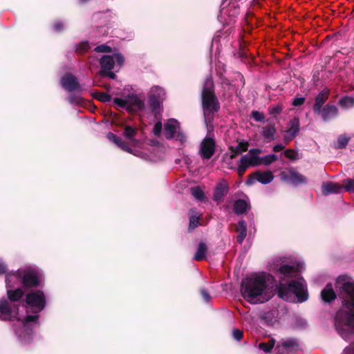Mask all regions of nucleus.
Returning <instances> with one entry per match:
<instances>
[{
	"instance_id": "obj_1",
	"label": "nucleus",
	"mask_w": 354,
	"mask_h": 354,
	"mask_svg": "<svg viewBox=\"0 0 354 354\" xmlns=\"http://www.w3.org/2000/svg\"><path fill=\"white\" fill-rule=\"evenodd\" d=\"M342 299V307L335 317L338 334L348 341L354 334V281L346 275L337 277L335 284Z\"/></svg>"
},
{
	"instance_id": "obj_2",
	"label": "nucleus",
	"mask_w": 354,
	"mask_h": 354,
	"mask_svg": "<svg viewBox=\"0 0 354 354\" xmlns=\"http://www.w3.org/2000/svg\"><path fill=\"white\" fill-rule=\"evenodd\" d=\"M304 268L301 262L291 265H281L277 269L280 278L278 286V295L282 299L289 302H304L308 299L306 283L300 276Z\"/></svg>"
},
{
	"instance_id": "obj_3",
	"label": "nucleus",
	"mask_w": 354,
	"mask_h": 354,
	"mask_svg": "<svg viewBox=\"0 0 354 354\" xmlns=\"http://www.w3.org/2000/svg\"><path fill=\"white\" fill-rule=\"evenodd\" d=\"M277 290L274 277L266 272L252 274L242 280L241 293L248 302L263 304L270 300Z\"/></svg>"
},
{
	"instance_id": "obj_4",
	"label": "nucleus",
	"mask_w": 354,
	"mask_h": 354,
	"mask_svg": "<svg viewBox=\"0 0 354 354\" xmlns=\"http://www.w3.org/2000/svg\"><path fill=\"white\" fill-rule=\"evenodd\" d=\"M0 319L17 320L18 324L15 329V333L22 344H28L32 339V328L38 319V315L24 317L19 315L17 305L3 298L0 300Z\"/></svg>"
},
{
	"instance_id": "obj_5",
	"label": "nucleus",
	"mask_w": 354,
	"mask_h": 354,
	"mask_svg": "<svg viewBox=\"0 0 354 354\" xmlns=\"http://www.w3.org/2000/svg\"><path fill=\"white\" fill-rule=\"evenodd\" d=\"M41 272L33 267L19 269L15 272H10L6 275V283L7 287L8 300L11 303L19 300L24 295V291L17 288L15 285L22 284L25 287H34L39 284L41 279Z\"/></svg>"
},
{
	"instance_id": "obj_6",
	"label": "nucleus",
	"mask_w": 354,
	"mask_h": 354,
	"mask_svg": "<svg viewBox=\"0 0 354 354\" xmlns=\"http://www.w3.org/2000/svg\"><path fill=\"white\" fill-rule=\"evenodd\" d=\"M137 133L138 129L136 128L127 125L124 128L122 134L127 139V142L122 140L121 138L111 132L107 133L106 138L109 140L113 142L123 151L132 153L136 156L141 157L142 158L147 159V156L145 153L137 150H133L131 148V147H140L142 144L140 140L136 138Z\"/></svg>"
},
{
	"instance_id": "obj_7",
	"label": "nucleus",
	"mask_w": 354,
	"mask_h": 354,
	"mask_svg": "<svg viewBox=\"0 0 354 354\" xmlns=\"http://www.w3.org/2000/svg\"><path fill=\"white\" fill-rule=\"evenodd\" d=\"M202 104L203 114L206 122H210L215 112L220 109V105L214 93V84L211 77L205 80L202 91Z\"/></svg>"
},
{
	"instance_id": "obj_8",
	"label": "nucleus",
	"mask_w": 354,
	"mask_h": 354,
	"mask_svg": "<svg viewBox=\"0 0 354 354\" xmlns=\"http://www.w3.org/2000/svg\"><path fill=\"white\" fill-rule=\"evenodd\" d=\"M114 104L119 109H125L129 112H136L142 110L145 107L144 101L136 95H128L124 98L115 97Z\"/></svg>"
},
{
	"instance_id": "obj_9",
	"label": "nucleus",
	"mask_w": 354,
	"mask_h": 354,
	"mask_svg": "<svg viewBox=\"0 0 354 354\" xmlns=\"http://www.w3.org/2000/svg\"><path fill=\"white\" fill-rule=\"evenodd\" d=\"M261 153V151L259 149H252L241 156L236 168L239 176H242L249 167L259 165V154Z\"/></svg>"
},
{
	"instance_id": "obj_10",
	"label": "nucleus",
	"mask_w": 354,
	"mask_h": 354,
	"mask_svg": "<svg viewBox=\"0 0 354 354\" xmlns=\"http://www.w3.org/2000/svg\"><path fill=\"white\" fill-rule=\"evenodd\" d=\"M26 309L33 313L41 311L46 306V297L42 291H32L27 294L26 298Z\"/></svg>"
},
{
	"instance_id": "obj_11",
	"label": "nucleus",
	"mask_w": 354,
	"mask_h": 354,
	"mask_svg": "<svg viewBox=\"0 0 354 354\" xmlns=\"http://www.w3.org/2000/svg\"><path fill=\"white\" fill-rule=\"evenodd\" d=\"M100 63L102 71H111L115 66L121 67L124 63V58L120 53H114L112 55L102 56Z\"/></svg>"
},
{
	"instance_id": "obj_12",
	"label": "nucleus",
	"mask_w": 354,
	"mask_h": 354,
	"mask_svg": "<svg viewBox=\"0 0 354 354\" xmlns=\"http://www.w3.org/2000/svg\"><path fill=\"white\" fill-rule=\"evenodd\" d=\"M299 350V344L295 339H281L276 347L277 354H295Z\"/></svg>"
},
{
	"instance_id": "obj_13",
	"label": "nucleus",
	"mask_w": 354,
	"mask_h": 354,
	"mask_svg": "<svg viewBox=\"0 0 354 354\" xmlns=\"http://www.w3.org/2000/svg\"><path fill=\"white\" fill-rule=\"evenodd\" d=\"M165 98V92L161 87L155 86L151 88L149 99V104L153 110L158 108Z\"/></svg>"
},
{
	"instance_id": "obj_14",
	"label": "nucleus",
	"mask_w": 354,
	"mask_h": 354,
	"mask_svg": "<svg viewBox=\"0 0 354 354\" xmlns=\"http://www.w3.org/2000/svg\"><path fill=\"white\" fill-rule=\"evenodd\" d=\"M273 179L274 175L270 171H256L249 176L246 184L250 185L258 181L263 185H266L271 183Z\"/></svg>"
},
{
	"instance_id": "obj_15",
	"label": "nucleus",
	"mask_w": 354,
	"mask_h": 354,
	"mask_svg": "<svg viewBox=\"0 0 354 354\" xmlns=\"http://www.w3.org/2000/svg\"><path fill=\"white\" fill-rule=\"evenodd\" d=\"M215 142L211 138H205L201 144L199 154L203 159H209L214 154Z\"/></svg>"
},
{
	"instance_id": "obj_16",
	"label": "nucleus",
	"mask_w": 354,
	"mask_h": 354,
	"mask_svg": "<svg viewBox=\"0 0 354 354\" xmlns=\"http://www.w3.org/2000/svg\"><path fill=\"white\" fill-rule=\"evenodd\" d=\"M60 84L68 92L81 91V87L77 79L72 74L68 73L64 75L60 80Z\"/></svg>"
},
{
	"instance_id": "obj_17",
	"label": "nucleus",
	"mask_w": 354,
	"mask_h": 354,
	"mask_svg": "<svg viewBox=\"0 0 354 354\" xmlns=\"http://www.w3.org/2000/svg\"><path fill=\"white\" fill-rule=\"evenodd\" d=\"M299 120L298 118H295L291 120L288 124V129L286 131L284 135V141L287 145L290 140H292L299 131Z\"/></svg>"
},
{
	"instance_id": "obj_18",
	"label": "nucleus",
	"mask_w": 354,
	"mask_h": 354,
	"mask_svg": "<svg viewBox=\"0 0 354 354\" xmlns=\"http://www.w3.org/2000/svg\"><path fill=\"white\" fill-rule=\"evenodd\" d=\"M283 180L293 185L306 184L307 183L306 178L301 174L290 170L287 174H283Z\"/></svg>"
},
{
	"instance_id": "obj_19",
	"label": "nucleus",
	"mask_w": 354,
	"mask_h": 354,
	"mask_svg": "<svg viewBox=\"0 0 354 354\" xmlns=\"http://www.w3.org/2000/svg\"><path fill=\"white\" fill-rule=\"evenodd\" d=\"M179 131V123L175 119H169L165 124V133L167 139H171L175 137Z\"/></svg>"
},
{
	"instance_id": "obj_20",
	"label": "nucleus",
	"mask_w": 354,
	"mask_h": 354,
	"mask_svg": "<svg viewBox=\"0 0 354 354\" xmlns=\"http://www.w3.org/2000/svg\"><path fill=\"white\" fill-rule=\"evenodd\" d=\"M343 187L338 183L333 182H324L322 185V192L324 195L331 194H339L342 192Z\"/></svg>"
},
{
	"instance_id": "obj_21",
	"label": "nucleus",
	"mask_w": 354,
	"mask_h": 354,
	"mask_svg": "<svg viewBox=\"0 0 354 354\" xmlns=\"http://www.w3.org/2000/svg\"><path fill=\"white\" fill-rule=\"evenodd\" d=\"M322 118L324 121L326 122L334 119L338 115V109L335 105L328 104L321 109Z\"/></svg>"
},
{
	"instance_id": "obj_22",
	"label": "nucleus",
	"mask_w": 354,
	"mask_h": 354,
	"mask_svg": "<svg viewBox=\"0 0 354 354\" xmlns=\"http://www.w3.org/2000/svg\"><path fill=\"white\" fill-rule=\"evenodd\" d=\"M329 94V91L328 89H324L322 92H320L318 95L315 98V103L313 106V110L315 113H320L322 107L325 102L328 99V96Z\"/></svg>"
},
{
	"instance_id": "obj_23",
	"label": "nucleus",
	"mask_w": 354,
	"mask_h": 354,
	"mask_svg": "<svg viewBox=\"0 0 354 354\" xmlns=\"http://www.w3.org/2000/svg\"><path fill=\"white\" fill-rule=\"evenodd\" d=\"M228 192L227 183L225 181L218 183L215 188L213 199L215 201H220Z\"/></svg>"
},
{
	"instance_id": "obj_24",
	"label": "nucleus",
	"mask_w": 354,
	"mask_h": 354,
	"mask_svg": "<svg viewBox=\"0 0 354 354\" xmlns=\"http://www.w3.org/2000/svg\"><path fill=\"white\" fill-rule=\"evenodd\" d=\"M322 299L325 302H330L335 299L336 294L333 290V286L327 284L321 292Z\"/></svg>"
},
{
	"instance_id": "obj_25",
	"label": "nucleus",
	"mask_w": 354,
	"mask_h": 354,
	"mask_svg": "<svg viewBox=\"0 0 354 354\" xmlns=\"http://www.w3.org/2000/svg\"><path fill=\"white\" fill-rule=\"evenodd\" d=\"M236 230L238 233L237 242L241 244L247 235V225L245 221L243 220L240 221Z\"/></svg>"
},
{
	"instance_id": "obj_26",
	"label": "nucleus",
	"mask_w": 354,
	"mask_h": 354,
	"mask_svg": "<svg viewBox=\"0 0 354 354\" xmlns=\"http://www.w3.org/2000/svg\"><path fill=\"white\" fill-rule=\"evenodd\" d=\"M249 203L245 200L239 199L234 203V210L237 214H243L249 209Z\"/></svg>"
},
{
	"instance_id": "obj_27",
	"label": "nucleus",
	"mask_w": 354,
	"mask_h": 354,
	"mask_svg": "<svg viewBox=\"0 0 354 354\" xmlns=\"http://www.w3.org/2000/svg\"><path fill=\"white\" fill-rule=\"evenodd\" d=\"M276 133V128L274 124H269L264 127L261 129L262 136L268 141H271L274 139V135Z\"/></svg>"
},
{
	"instance_id": "obj_28",
	"label": "nucleus",
	"mask_w": 354,
	"mask_h": 354,
	"mask_svg": "<svg viewBox=\"0 0 354 354\" xmlns=\"http://www.w3.org/2000/svg\"><path fill=\"white\" fill-rule=\"evenodd\" d=\"M207 248L204 243H200L198 245L196 252L194 256V259L196 261H202L205 258V254Z\"/></svg>"
},
{
	"instance_id": "obj_29",
	"label": "nucleus",
	"mask_w": 354,
	"mask_h": 354,
	"mask_svg": "<svg viewBox=\"0 0 354 354\" xmlns=\"http://www.w3.org/2000/svg\"><path fill=\"white\" fill-rule=\"evenodd\" d=\"M275 344L274 338H270L268 342H261L259 344L258 348L265 353H270Z\"/></svg>"
},
{
	"instance_id": "obj_30",
	"label": "nucleus",
	"mask_w": 354,
	"mask_h": 354,
	"mask_svg": "<svg viewBox=\"0 0 354 354\" xmlns=\"http://www.w3.org/2000/svg\"><path fill=\"white\" fill-rule=\"evenodd\" d=\"M278 160V156L275 154H269L263 157H259V165H269Z\"/></svg>"
},
{
	"instance_id": "obj_31",
	"label": "nucleus",
	"mask_w": 354,
	"mask_h": 354,
	"mask_svg": "<svg viewBox=\"0 0 354 354\" xmlns=\"http://www.w3.org/2000/svg\"><path fill=\"white\" fill-rule=\"evenodd\" d=\"M349 140H350L349 137H348L345 134L340 135L338 137L336 143L335 144V147L336 149H343V148H345L346 146L347 145Z\"/></svg>"
},
{
	"instance_id": "obj_32",
	"label": "nucleus",
	"mask_w": 354,
	"mask_h": 354,
	"mask_svg": "<svg viewBox=\"0 0 354 354\" xmlns=\"http://www.w3.org/2000/svg\"><path fill=\"white\" fill-rule=\"evenodd\" d=\"M339 104L344 108L349 109L354 106V97L345 96L340 99Z\"/></svg>"
},
{
	"instance_id": "obj_33",
	"label": "nucleus",
	"mask_w": 354,
	"mask_h": 354,
	"mask_svg": "<svg viewBox=\"0 0 354 354\" xmlns=\"http://www.w3.org/2000/svg\"><path fill=\"white\" fill-rule=\"evenodd\" d=\"M343 189L354 193V178H347L343 181Z\"/></svg>"
},
{
	"instance_id": "obj_34",
	"label": "nucleus",
	"mask_w": 354,
	"mask_h": 354,
	"mask_svg": "<svg viewBox=\"0 0 354 354\" xmlns=\"http://www.w3.org/2000/svg\"><path fill=\"white\" fill-rule=\"evenodd\" d=\"M192 196L198 201H203L204 198V193L199 187H194L191 189Z\"/></svg>"
},
{
	"instance_id": "obj_35",
	"label": "nucleus",
	"mask_w": 354,
	"mask_h": 354,
	"mask_svg": "<svg viewBox=\"0 0 354 354\" xmlns=\"http://www.w3.org/2000/svg\"><path fill=\"white\" fill-rule=\"evenodd\" d=\"M232 151V154L230 156L231 158H234L236 155L245 151L248 149V145H243V149H241V145H236L235 147L230 148Z\"/></svg>"
},
{
	"instance_id": "obj_36",
	"label": "nucleus",
	"mask_w": 354,
	"mask_h": 354,
	"mask_svg": "<svg viewBox=\"0 0 354 354\" xmlns=\"http://www.w3.org/2000/svg\"><path fill=\"white\" fill-rule=\"evenodd\" d=\"M282 110H283L282 106L280 104H277L274 106L269 107L268 113H269V114L272 115L274 117H276L277 115H278L279 114H280L281 113Z\"/></svg>"
},
{
	"instance_id": "obj_37",
	"label": "nucleus",
	"mask_w": 354,
	"mask_h": 354,
	"mask_svg": "<svg viewBox=\"0 0 354 354\" xmlns=\"http://www.w3.org/2000/svg\"><path fill=\"white\" fill-rule=\"evenodd\" d=\"M283 153L290 160H297L298 158L297 153L292 149L285 150Z\"/></svg>"
},
{
	"instance_id": "obj_38",
	"label": "nucleus",
	"mask_w": 354,
	"mask_h": 354,
	"mask_svg": "<svg viewBox=\"0 0 354 354\" xmlns=\"http://www.w3.org/2000/svg\"><path fill=\"white\" fill-rule=\"evenodd\" d=\"M96 98L103 102L111 101V96L106 93H98L96 94Z\"/></svg>"
},
{
	"instance_id": "obj_39",
	"label": "nucleus",
	"mask_w": 354,
	"mask_h": 354,
	"mask_svg": "<svg viewBox=\"0 0 354 354\" xmlns=\"http://www.w3.org/2000/svg\"><path fill=\"white\" fill-rule=\"evenodd\" d=\"M251 116L257 122H261L264 120L263 114L258 111H252Z\"/></svg>"
},
{
	"instance_id": "obj_40",
	"label": "nucleus",
	"mask_w": 354,
	"mask_h": 354,
	"mask_svg": "<svg viewBox=\"0 0 354 354\" xmlns=\"http://www.w3.org/2000/svg\"><path fill=\"white\" fill-rule=\"evenodd\" d=\"M199 223V216H192L189 219V228L194 229L198 225Z\"/></svg>"
},
{
	"instance_id": "obj_41",
	"label": "nucleus",
	"mask_w": 354,
	"mask_h": 354,
	"mask_svg": "<svg viewBox=\"0 0 354 354\" xmlns=\"http://www.w3.org/2000/svg\"><path fill=\"white\" fill-rule=\"evenodd\" d=\"M174 138L176 140L179 141L181 145H183L187 140L185 134L181 132L180 130L176 133Z\"/></svg>"
},
{
	"instance_id": "obj_42",
	"label": "nucleus",
	"mask_w": 354,
	"mask_h": 354,
	"mask_svg": "<svg viewBox=\"0 0 354 354\" xmlns=\"http://www.w3.org/2000/svg\"><path fill=\"white\" fill-rule=\"evenodd\" d=\"M110 50V47L106 44L100 45L95 48V51L98 53H106L109 52Z\"/></svg>"
},
{
	"instance_id": "obj_43",
	"label": "nucleus",
	"mask_w": 354,
	"mask_h": 354,
	"mask_svg": "<svg viewBox=\"0 0 354 354\" xmlns=\"http://www.w3.org/2000/svg\"><path fill=\"white\" fill-rule=\"evenodd\" d=\"M162 129V123L160 122H158L155 124L153 131L155 136H159L161 133Z\"/></svg>"
},
{
	"instance_id": "obj_44",
	"label": "nucleus",
	"mask_w": 354,
	"mask_h": 354,
	"mask_svg": "<svg viewBox=\"0 0 354 354\" xmlns=\"http://www.w3.org/2000/svg\"><path fill=\"white\" fill-rule=\"evenodd\" d=\"M68 101L71 104H80L82 102V98L79 95H71L68 97Z\"/></svg>"
},
{
	"instance_id": "obj_45",
	"label": "nucleus",
	"mask_w": 354,
	"mask_h": 354,
	"mask_svg": "<svg viewBox=\"0 0 354 354\" xmlns=\"http://www.w3.org/2000/svg\"><path fill=\"white\" fill-rule=\"evenodd\" d=\"M232 335L236 340L240 341L243 337V333L241 330L235 328L232 330Z\"/></svg>"
},
{
	"instance_id": "obj_46",
	"label": "nucleus",
	"mask_w": 354,
	"mask_h": 354,
	"mask_svg": "<svg viewBox=\"0 0 354 354\" xmlns=\"http://www.w3.org/2000/svg\"><path fill=\"white\" fill-rule=\"evenodd\" d=\"M305 101V98L303 97H295L292 101V105L295 106H298L304 104Z\"/></svg>"
},
{
	"instance_id": "obj_47",
	"label": "nucleus",
	"mask_w": 354,
	"mask_h": 354,
	"mask_svg": "<svg viewBox=\"0 0 354 354\" xmlns=\"http://www.w3.org/2000/svg\"><path fill=\"white\" fill-rule=\"evenodd\" d=\"M201 293L205 301L208 302L210 301L211 297L205 289H201Z\"/></svg>"
},
{
	"instance_id": "obj_48",
	"label": "nucleus",
	"mask_w": 354,
	"mask_h": 354,
	"mask_svg": "<svg viewBox=\"0 0 354 354\" xmlns=\"http://www.w3.org/2000/svg\"><path fill=\"white\" fill-rule=\"evenodd\" d=\"M64 24L61 21H57L53 26V28L55 31H61L64 28Z\"/></svg>"
},
{
	"instance_id": "obj_49",
	"label": "nucleus",
	"mask_w": 354,
	"mask_h": 354,
	"mask_svg": "<svg viewBox=\"0 0 354 354\" xmlns=\"http://www.w3.org/2000/svg\"><path fill=\"white\" fill-rule=\"evenodd\" d=\"M342 354H354V345L346 347Z\"/></svg>"
},
{
	"instance_id": "obj_50",
	"label": "nucleus",
	"mask_w": 354,
	"mask_h": 354,
	"mask_svg": "<svg viewBox=\"0 0 354 354\" xmlns=\"http://www.w3.org/2000/svg\"><path fill=\"white\" fill-rule=\"evenodd\" d=\"M286 145L277 144L273 147V151L275 152L280 151L285 148Z\"/></svg>"
},
{
	"instance_id": "obj_51",
	"label": "nucleus",
	"mask_w": 354,
	"mask_h": 354,
	"mask_svg": "<svg viewBox=\"0 0 354 354\" xmlns=\"http://www.w3.org/2000/svg\"><path fill=\"white\" fill-rule=\"evenodd\" d=\"M7 271L6 265L0 261V274L6 273Z\"/></svg>"
},
{
	"instance_id": "obj_52",
	"label": "nucleus",
	"mask_w": 354,
	"mask_h": 354,
	"mask_svg": "<svg viewBox=\"0 0 354 354\" xmlns=\"http://www.w3.org/2000/svg\"><path fill=\"white\" fill-rule=\"evenodd\" d=\"M102 72L104 75H106L109 77H110L111 79H114L115 77V75L111 71H102Z\"/></svg>"
},
{
	"instance_id": "obj_53",
	"label": "nucleus",
	"mask_w": 354,
	"mask_h": 354,
	"mask_svg": "<svg viewBox=\"0 0 354 354\" xmlns=\"http://www.w3.org/2000/svg\"><path fill=\"white\" fill-rule=\"evenodd\" d=\"M88 48H89V45L87 42H84L80 45V50L86 51Z\"/></svg>"
},
{
	"instance_id": "obj_54",
	"label": "nucleus",
	"mask_w": 354,
	"mask_h": 354,
	"mask_svg": "<svg viewBox=\"0 0 354 354\" xmlns=\"http://www.w3.org/2000/svg\"><path fill=\"white\" fill-rule=\"evenodd\" d=\"M238 13H239L238 9L235 8L233 13L232 15H230V16H235L236 15H238Z\"/></svg>"
},
{
	"instance_id": "obj_55",
	"label": "nucleus",
	"mask_w": 354,
	"mask_h": 354,
	"mask_svg": "<svg viewBox=\"0 0 354 354\" xmlns=\"http://www.w3.org/2000/svg\"><path fill=\"white\" fill-rule=\"evenodd\" d=\"M245 145V143H239L238 145H241V149H243V145Z\"/></svg>"
},
{
	"instance_id": "obj_56",
	"label": "nucleus",
	"mask_w": 354,
	"mask_h": 354,
	"mask_svg": "<svg viewBox=\"0 0 354 354\" xmlns=\"http://www.w3.org/2000/svg\"><path fill=\"white\" fill-rule=\"evenodd\" d=\"M80 1L81 2H82V3H84V2L87 1L88 0H80Z\"/></svg>"
}]
</instances>
